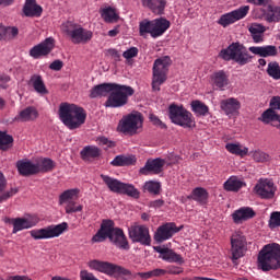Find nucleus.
Returning a JSON list of instances; mask_svg holds the SVG:
<instances>
[{"instance_id":"obj_37","label":"nucleus","mask_w":280,"mask_h":280,"mask_svg":"<svg viewBox=\"0 0 280 280\" xmlns=\"http://www.w3.org/2000/svg\"><path fill=\"white\" fill-rule=\"evenodd\" d=\"M18 119L20 121H35V119H38V109L34 106H28L20 112Z\"/></svg>"},{"instance_id":"obj_51","label":"nucleus","mask_w":280,"mask_h":280,"mask_svg":"<svg viewBox=\"0 0 280 280\" xmlns=\"http://www.w3.org/2000/svg\"><path fill=\"white\" fill-rule=\"evenodd\" d=\"M149 119L153 124V126H156L158 128H161L162 130H167V125L162 122V120L159 116H156L154 114H150Z\"/></svg>"},{"instance_id":"obj_58","label":"nucleus","mask_w":280,"mask_h":280,"mask_svg":"<svg viewBox=\"0 0 280 280\" xmlns=\"http://www.w3.org/2000/svg\"><path fill=\"white\" fill-rule=\"evenodd\" d=\"M269 106L277 110H280V96H273L270 100Z\"/></svg>"},{"instance_id":"obj_19","label":"nucleus","mask_w":280,"mask_h":280,"mask_svg":"<svg viewBox=\"0 0 280 280\" xmlns=\"http://www.w3.org/2000/svg\"><path fill=\"white\" fill-rule=\"evenodd\" d=\"M163 167H165V160L161 158L149 159L147 160L144 166L139 170V174L141 176L161 174V172H163Z\"/></svg>"},{"instance_id":"obj_26","label":"nucleus","mask_w":280,"mask_h":280,"mask_svg":"<svg viewBox=\"0 0 280 280\" xmlns=\"http://www.w3.org/2000/svg\"><path fill=\"white\" fill-rule=\"evenodd\" d=\"M249 51L255 54L256 56H260L261 58H275L279 56V50L277 46L268 45V46H252L249 47Z\"/></svg>"},{"instance_id":"obj_40","label":"nucleus","mask_w":280,"mask_h":280,"mask_svg":"<svg viewBox=\"0 0 280 280\" xmlns=\"http://www.w3.org/2000/svg\"><path fill=\"white\" fill-rule=\"evenodd\" d=\"M225 150H228L230 154H235V156H241V159H244V156L248 155V148L240 143H226Z\"/></svg>"},{"instance_id":"obj_34","label":"nucleus","mask_w":280,"mask_h":280,"mask_svg":"<svg viewBox=\"0 0 280 280\" xmlns=\"http://www.w3.org/2000/svg\"><path fill=\"white\" fill-rule=\"evenodd\" d=\"M37 174H47L54 172L56 168V162L49 158H39L36 162Z\"/></svg>"},{"instance_id":"obj_64","label":"nucleus","mask_w":280,"mask_h":280,"mask_svg":"<svg viewBox=\"0 0 280 280\" xmlns=\"http://www.w3.org/2000/svg\"><path fill=\"white\" fill-rule=\"evenodd\" d=\"M10 75H0V82H3L4 84L10 82Z\"/></svg>"},{"instance_id":"obj_55","label":"nucleus","mask_w":280,"mask_h":280,"mask_svg":"<svg viewBox=\"0 0 280 280\" xmlns=\"http://www.w3.org/2000/svg\"><path fill=\"white\" fill-rule=\"evenodd\" d=\"M147 272L149 275V279H154V277H164V275H167V270L165 269H153Z\"/></svg>"},{"instance_id":"obj_1","label":"nucleus","mask_w":280,"mask_h":280,"mask_svg":"<svg viewBox=\"0 0 280 280\" xmlns=\"http://www.w3.org/2000/svg\"><path fill=\"white\" fill-rule=\"evenodd\" d=\"M107 95L108 97L104 104L105 108H121V106L128 104V98L135 95V89L130 85L117 83H101L90 90L89 97L95 100L97 97H106Z\"/></svg>"},{"instance_id":"obj_18","label":"nucleus","mask_w":280,"mask_h":280,"mask_svg":"<svg viewBox=\"0 0 280 280\" xmlns=\"http://www.w3.org/2000/svg\"><path fill=\"white\" fill-rule=\"evenodd\" d=\"M248 10H250V7L245 5V7H241L237 10L225 13L221 15L218 23L219 25H222V27H229V25H233V23H237V21H241V19H244V16L248 14Z\"/></svg>"},{"instance_id":"obj_2","label":"nucleus","mask_w":280,"mask_h":280,"mask_svg":"<svg viewBox=\"0 0 280 280\" xmlns=\"http://www.w3.org/2000/svg\"><path fill=\"white\" fill-rule=\"evenodd\" d=\"M109 240L114 246L120 248V250H128L130 248V243L124 230L120 228H115V221L103 220L100 230L92 237V244H98Z\"/></svg>"},{"instance_id":"obj_29","label":"nucleus","mask_w":280,"mask_h":280,"mask_svg":"<svg viewBox=\"0 0 280 280\" xmlns=\"http://www.w3.org/2000/svg\"><path fill=\"white\" fill-rule=\"evenodd\" d=\"M187 198L188 200H195L199 205H207L209 202V191H207V188L196 187Z\"/></svg>"},{"instance_id":"obj_35","label":"nucleus","mask_w":280,"mask_h":280,"mask_svg":"<svg viewBox=\"0 0 280 280\" xmlns=\"http://www.w3.org/2000/svg\"><path fill=\"white\" fill-rule=\"evenodd\" d=\"M137 163V158L135 155H117L112 162L113 167H127L129 165H135Z\"/></svg>"},{"instance_id":"obj_4","label":"nucleus","mask_w":280,"mask_h":280,"mask_svg":"<svg viewBox=\"0 0 280 280\" xmlns=\"http://www.w3.org/2000/svg\"><path fill=\"white\" fill-rule=\"evenodd\" d=\"M257 266L262 272L280 270V245L278 243L265 245L258 253Z\"/></svg>"},{"instance_id":"obj_45","label":"nucleus","mask_w":280,"mask_h":280,"mask_svg":"<svg viewBox=\"0 0 280 280\" xmlns=\"http://www.w3.org/2000/svg\"><path fill=\"white\" fill-rule=\"evenodd\" d=\"M143 190L152 194L153 196H159V194H161V183L154 180L145 182Z\"/></svg>"},{"instance_id":"obj_24","label":"nucleus","mask_w":280,"mask_h":280,"mask_svg":"<svg viewBox=\"0 0 280 280\" xmlns=\"http://www.w3.org/2000/svg\"><path fill=\"white\" fill-rule=\"evenodd\" d=\"M16 168L20 176H36L38 174V166L30 159L19 160L16 162Z\"/></svg>"},{"instance_id":"obj_48","label":"nucleus","mask_w":280,"mask_h":280,"mask_svg":"<svg viewBox=\"0 0 280 280\" xmlns=\"http://www.w3.org/2000/svg\"><path fill=\"white\" fill-rule=\"evenodd\" d=\"M252 156L256 163H268L270 161V155L261 150L254 151Z\"/></svg>"},{"instance_id":"obj_9","label":"nucleus","mask_w":280,"mask_h":280,"mask_svg":"<svg viewBox=\"0 0 280 280\" xmlns=\"http://www.w3.org/2000/svg\"><path fill=\"white\" fill-rule=\"evenodd\" d=\"M101 178L113 194H122L124 196H129V198H135L136 200L141 198V192L132 184H126L104 174H101Z\"/></svg>"},{"instance_id":"obj_52","label":"nucleus","mask_w":280,"mask_h":280,"mask_svg":"<svg viewBox=\"0 0 280 280\" xmlns=\"http://www.w3.org/2000/svg\"><path fill=\"white\" fill-rule=\"evenodd\" d=\"M137 56H139V48L137 47H131L122 52V57L126 60H131V58H137Z\"/></svg>"},{"instance_id":"obj_41","label":"nucleus","mask_w":280,"mask_h":280,"mask_svg":"<svg viewBox=\"0 0 280 280\" xmlns=\"http://www.w3.org/2000/svg\"><path fill=\"white\" fill-rule=\"evenodd\" d=\"M14 145V138L8 131H0V150L8 152Z\"/></svg>"},{"instance_id":"obj_3","label":"nucleus","mask_w":280,"mask_h":280,"mask_svg":"<svg viewBox=\"0 0 280 280\" xmlns=\"http://www.w3.org/2000/svg\"><path fill=\"white\" fill-rule=\"evenodd\" d=\"M59 119L69 130H78L86 124V109L73 103L63 102L59 105Z\"/></svg>"},{"instance_id":"obj_61","label":"nucleus","mask_w":280,"mask_h":280,"mask_svg":"<svg viewBox=\"0 0 280 280\" xmlns=\"http://www.w3.org/2000/svg\"><path fill=\"white\" fill-rule=\"evenodd\" d=\"M107 54L109 56H112V58H114V60H119V58H121V56L119 55V51H117V49H108Z\"/></svg>"},{"instance_id":"obj_62","label":"nucleus","mask_w":280,"mask_h":280,"mask_svg":"<svg viewBox=\"0 0 280 280\" xmlns=\"http://www.w3.org/2000/svg\"><path fill=\"white\" fill-rule=\"evenodd\" d=\"M248 3H254V5H266L268 3V0H247Z\"/></svg>"},{"instance_id":"obj_44","label":"nucleus","mask_w":280,"mask_h":280,"mask_svg":"<svg viewBox=\"0 0 280 280\" xmlns=\"http://www.w3.org/2000/svg\"><path fill=\"white\" fill-rule=\"evenodd\" d=\"M101 16L106 21V23H116V21L119 20V15H117L115 10L110 7L103 9Z\"/></svg>"},{"instance_id":"obj_16","label":"nucleus","mask_w":280,"mask_h":280,"mask_svg":"<svg viewBox=\"0 0 280 280\" xmlns=\"http://www.w3.org/2000/svg\"><path fill=\"white\" fill-rule=\"evenodd\" d=\"M129 237L133 243L142 246H150L152 244V236H150V228L147 225H133L129 229Z\"/></svg>"},{"instance_id":"obj_53","label":"nucleus","mask_w":280,"mask_h":280,"mask_svg":"<svg viewBox=\"0 0 280 280\" xmlns=\"http://www.w3.org/2000/svg\"><path fill=\"white\" fill-rule=\"evenodd\" d=\"M91 40V36H70V43L74 45L86 44Z\"/></svg>"},{"instance_id":"obj_7","label":"nucleus","mask_w":280,"mask_h":280,"mask_svg":"<svg viewBox=\"0 0 280 280\" xmlns=\"http://www.w3.org/2000/svg\"><path fill=\"white\" fill-rule=\"evenodd\" d=\"M168 119H171L172 124H175V126H180V128H196L194 114L187 110L185 106L177 105L176 103H172L168 106Z\"/></svg>"},{"instance_id":"obj_56","label":"nucleus","mask_w":280,"mask_h":280,"mask_svg":"<svg viewBox=\"0 0 280 280\" xmlns=\"http://www.w3.org/2000/svg\"><path fill=\"white\" fill-rule=\"evenodd\" d=\"M63 67H65V62H62V60L60 59H56L49 65V69L51 71H61Z\"/></svg>"},{"instance_id":"obj_15","label":"nucleus","mask_w":280,"mask_h":280,"mask_svg":"<svg viewBox=\"0 0 280 280\" xmlns=\"http://www.w3.org/2000/svg\"><path fill=\"white\" fill-rule=\"evenodd\" d=\"M277 192V187L275 182L269 178H260L254 187V194L261 198L262 200H272L275 194Z\"/></svg>"},{"instance_id":"obj_33","label":"nucleus","mask_w":280,"mask_h":280,"mask_svg":"<svg viewBox=\"0 0 280 280\" xmlns=\"http://www.w3.org/2000/svg\"><path fill=\"white\" fill-rule=\"evenodd\" d=\"M30 84H32L34 91L39 95L49 94V90H47V85H45V81H43V77L40 74H33L30 79Z\"/></svg>"},{"instance_id":"obj_22","label":"nucleus","mask_w":280,"mask_h":280,"mask_svg":"<svg viewBox=\"0 0 280 280\" xmlns=\"http://www.w3.org/2000/svg\"><path fill=\"white\" fill-rule=\"evenodd\" d=\"M220 108L225 115H228V117H233L240 115L242 103H240L235 97H230L220 102Z\"/></svg>"},{"instance_id":"obj_23","label":"nucleus","mask_w":280,"mask_h":280,"mask_svg":"<svg viewBox=\"0 0 280 280\" xmlns=\"http://www.w3.org/2000/svg\"><path fill=\"white\" fill-rule=\"evenodd\" d=\"M154 250L161 255L160 257L164 261H168L170 264H185V259H183L180 254H177L167 247L155 246Z\"/></svg>"},{"instance_id":"obj_28","label":"nucleus","mask_w":280,"mask_h":280,"mask_svg":"<svg viewBox=\"0 0 280 280\" xmlns=\"http://www.w3.org/2000/svg\"><path fill=\"white\" fill-rule=\"evenodd\" d=\"M8 187V179H5V175L0 172V202H5V200H10L12 196H16L19 194L18 188H11L10 190H5Z\"/></svg>"},{"instance_id":"obj_8","label":"nucleus","mask_w":280,"mask_h":280,"mask_svg":"<svg viewBox=\"0 0 280 280\" xmlns=\"http://www.w3.org/2000/svg\"><path fill=\"white\" fill-rule=\"evenodd\" d=\"M170 67H172V59L170 56L161 57L154 61L151 82L153 92L161 91L162 84L167 82V73H170Z\"/></svg>"},{"instance_id":"obj_39","label":"nucleus","mask_w":280,"mask_h":280,"mask_svg":"<svg viewBox=\"0 0 280 280\" xmlns=\"http://www.w3.org/2000/svg\"><path fill=\"white\" fill-rule=\"evenodd\" d=\"M78 198H80L79 188H72V189L65 190L59 196V205H66L73 200H78Z\"/></svg>"},{"instance_id":"obj_30","label":"nucleus","mask_w":280,"mask_h":280,"mask_svg":"<svg viewBox=\"0 0 280 280\" xmlns=\"http://www.w3.org/2000/svg\"><path fill=\"white\" fill-rule=\"evenodd\" d=\"M212 86L224 91V86H229V75L224 70L217 71L210 77Z\"/></svg>"},{"instance_id":"obj_11","label":"nucleus","mask_w":280,"mask_h":280,"mask_svg":"<svg viewBox=\"0 0 280 280\" xmlns=\"http://www.w3.org/2000/svg\"><path fill=\"white\" fill-rule=\"evenodd\" d=\"M172 23L165 18H159L152 21L143 20L139 24L141 36L143 34H151V36H163L164 32L170 30Z\"/></svg>"},{"instance_id":"obj_57","label":"nucleus","mask_w":280,"mask_h":280,"mask_svg":"<svg viewBox=\"0 0 280 280\" xmlns=\"http://www.w3.org/2000/svg\"><path fill=\"white\" fill-rule=\"evenodd\" d=\"M97 141L101 143V145H107V148H115V142L108 140L106 137H100Z\"/></svg>"},{"instance_id":"obj_38","label":"nucleus","mask_w":280,"mask_h":280,"mask_svg":"<svg viewBox=\"0 0 280 280\" xmlns=\"http://www.w3.org/2000/svg\"><path fill=\"white\" fill-rule=\"evenodd\" d=\"M190 108L196 117H207V115H209V106L201 101H191Z\"/></svg>"},{"instance_id":"obj_17","label":"nucleus","mask_w":280,"mask_h":280,"mask_svg":"<svg viewBox=\"0 0 280 280\" xmlns=\"http://www.w3.org/2000/svg\"><path fill=\"white\" fill-rule=\"evenodd\" d=\"M54 47H56V40L52 37H48L30 50V57L35 60H38V58H45V56H49V54L54 51Z\"/></svg>"},{"instance_id":"obj_59","label":"nucleus","mask_w":280,"mask_h":280,"mask_svg":"<svg viewBox=\"0 0 280 280\" xmlns=\"http://www.w3.org/2000/svg\"><path fill=\"white\" fill-rule=\"evenodd\" d=\"M163 205H165V201L163 199H156L153 200L149 203V207H151V209H161V207H163Z\"/></svg>"},{"instance_id":"obj_5","label":"nucleus","mask_w":280,"mask_h":280,"mask_svg":"<svg viewBox=\"0 0 280 280\" xmlns=\"http://www.w3.org/2000/svg\"><path fill=\"white\" fill-rule=\"evenodd\" d=\"M88 268L107 275L108 277H121L124 280L137 279V276L130 269L108 261L93 259L88 262Z\"/></svg>"},{"instance_id":"obj_47","label":"nucleus","mask_w":280,"mask_h":280,"mask_svg":"<svg viewBox=\"0 0 280 280\" xmlns=\"http://www.w3.org/2000/svg\"><path fill=\"white\" fill-rule=\"evenodd\" d=\"M83 209L84 207L82 205H78V202H75V199H74L66 203L65 211L66 213L71 214V213H80Z\"/></svg>"},{"instance_id":"obj_54","label":"nucleus","mask_w":280,"mask_h":280,"mask_svg":"<svg viewBox=\"0 0 280 280\" xmlns=\"http://www.w3.org/2000/svg\"><path fill=\"white\" fill-rule=\"evenodd\" d=\"M250 34H264L266 32V26L261 24H252L249 26Z\"/></svg>"},{"instance_id":"obj_20","label":"nucleus","mask_w":280,"mask_h":280,"mask_svg":"<svg viewBox=\"0 0 280 280\" xmlns=\"http://www.w3.org/2000/svg\"><path fill=\"white\" fill-rule=\"evenodd\" d=\"M8 222L13 225L12 233H19V231H25V229L36 226L40 220L36 215H28L27 218L8 219Z\"/></svg>"},{"instance_id":"obj_31","label":"nucleus","mask_w":280,"mask_h":280,"mask_svg":"<svg viewBox=\"0 0 280 280\" xmlns=\"http://www.w3.org/2000/svg\"><path fill=\"white\" fill-rule=\"evenodd\" d=\"M242 187H246V183L235 175L230 176L223 184L224 191H233L234 194H237Z\"/></svg>"},{"instance_id":"obj_50","label":"nucleus","mask_w":280,"mask_h":280,"mask_svg":"<svg viewBox=\"0 0 280 280\" xmlns=\"http://www.w3.org/2000/svg\"><path fill=\"white\" fill-rule=\"evenodd\" d=\"M268 226H269V229H279V226H280V212L279 211L271 212Z\"/></svg>"},{"instance_id":"obj_43","label":"nucleus","mask_w":280,"mask_h":280,"mask_svg":"<svg viewBox=\"0 0 280 280\" xmlns=\"http://www.w3.org/2000/svg\"><path fill=\"white\" fill-rule=\"evenodd\" d=\"M268 23H279L280 21V7L268 5V12L265 14Z\"/></svg>"},{"instance_id":"obj_12","label":"nucleus","mask_w":280,"mask_h":280,"mask_svg":"<svg viewBox=\"0 0 280 280\" xmlns=\"http://www.w3.org/2000/svg\"><path fill=\"white\" fill-rule=\"evenodd\" d=\"M230 253L232 261H237V259H242L246 252L248 250V241L246 240V235L242 230L235 231L230 237Z\"/></svg>"},{"instance_id":"obj_42","label":"nucleus","mask_w":280,"mask_h":280,"mask_svg":"<svg viewBox=\"0 0 280 280\" xmlns=\"http://www.w3.org/2000/svg\"><path fill=\"white\" fill-rule=\"evenodd\" d=\"M276 109L270 106L267 110H265L261 114V117H259V121H262V124H270V121H279L280 115L275 112Z\"/></svg>"},{"instance_id":"obj_63","label":"nucleus","mask_w":280,"mask_h":280,"mask_svg":"<svg viewBox=\"0 0 280 280\" xmlns=\"http://www.w3.org/2000/svg\"><path fill=\"white\" fill-rule=\"evenodd\" d=\"M135 276H136V279H137V277H140L142 280L150 279L149 275H148V271L147 272H137V273H135Z\"/></svg>"},{"instance_id":"obj_49","label":"nucleus","mask_w":280,"mask_h":280,"mask_svg":"<svg viewBox=\"0 0 280 280\" xmlns=\"http://www.w3.org/2000/svg\"><path fill=\"white\" fill-rule=\"evenodd\" d=\"M19 28L16 26H4L0 23V36H18Z\"/></svg>"},{"instance_id":"obj_36","label":"nucleus","mask_w":280,"mask_h":280,"mask_svg":"<svg viewBox=\"0 0 280 280\" xmlns=\"http://www.w3.org/2000/svg\"><path fill=\"white\" fill-rule=\"evenodd\" d=\"M142 3L147 5V8H150L155 14H163L167 5V1L165 0H142Z\"/></svg>"},{"instance_id":"obj_25","label":"nucleus","mask_w":280,"mask_h":280,"mask_svg":"<svg viewBox=\"0 0 280 280\" xmlns=\"http://www.w3.org/2000/svg\"><path fill=\"white\" fill-rule=\"evenodd\" d=\"M257 213L250 207H242L232 213L234 224H242L248 220H253Z\"/></svg>"},{"instance_id":"obj_46","label":"nucleus","mask_w":280,"mask_h":280,"mask_svg":"<svg viewBox=\"0 0 280 280\" xmlns=\"http://www.w3.org/2000/svg\"><path fill=\"white\" fill-rule=\"evenodd\" d=\"M267 73L273 80H280V66L277 61H271L268 63Z\"/></svg>"},{"instance_id":"obj_14","label":"nucleus","mask_w":280,"mask_h":280,"mask_svg":"<svg viewBox=\"0 0 280 280\" xmlns=\"http://www.w3.org/2000/svg\"><path fill=\"white\" fill-rule=\"evenodd\" d=\"M183 225L177 228L174 222H167L160 225L154 232L153 240L158 244H163L167 240H172L176 233H180Z\"/></svg>"},{"instance_id":"obj_60","label":"nucleus","mask_w":280,"mask_h":280,"mask_svg":"<svg viewBox=\"0 0 280 280\" xmlns=\"http://www.w3.org/2000/svg\"><path fill=\"white\" fill-rule=\"evenodd\" d=\"M180 272H183V270L179 267H168V269L166 270V275H180Z\"/></svg>"},{"instance_id":"obj_13","label":"nucleus","mask_w":280,"mask_h":280,"mask_svg":"<svg viewBox=\"0 0 280 280\" xmlns=\"http://www.w3.org/2000/svg\"><path fill=\"white\" fill-rule=\"evenodd\" d=\"M69 229L68 222H62L57 225H49L39 230H32L31 237L33 240H52L54 237H60L65 231Z\"/></svg>"},{"instance_id":"obj_10","label":"nucleus","mask_w":280,"mask_h":280,"mask_svg":"<svg viewBox=\"0 0 280 280\" xmlns=\"http://www.w3.org/2000/svg\"><path fill=\"white\" fill-rule=\"evenodd\" d=\"M219 56L222 60H234L242 66L248 65L252 58L246 47L240 43H233L226 49H222Z\"/></svg>"},{"instance_id":"obj_27","label":"nucleus","mask_w":280,"mask_h":280,"mask_svg":"<svg viewBox=\"0 0 280 280\" xmlns=\"http://www.w3.org/2000/svg\"><path fill=\"white\" fill-rule=\"evenodd\" d=\"M23 14L30 19L38 18L43 14V7L36 0H26L22 9Z\"/></svg>"},{"instance_id":"obj_32","label":"nucleus","mask_w":280,"mask_h":280,"mask_svg":"<svg viewBox=\"0 0 280 280\" xmlns=\"http://www.w3.org/2000/svg\"><path fill=\"white\" fill-rule=\"evenodd\" d=\"M80 156L82 161L100 159L102 156V149L95 145H86L81 150Z\"/></svg>"},{"instance_id":"obj_21","label":"nucleus","mask_w":280,"mask_h":280,"mask_svg":"<svg viewBox=\"0 0 280 280\" xmlns=\"http://www.w3.org/2000/svg\"><path fill=\"white\" fill-rule=\"evenodd\" d=\"M61 32L67 36H93L91 31L82 27V25L73 23V22H66L61 25Z\"/></svg>"},{"instance_id":"obj_6","label":"nucleus","mask_w":280,"mask_h":280,"mask_svg":"<svg viewBox=\"0 0 280 280\" xmlns=\"http://www.w3.org/2000/svg\"><path fill=\"white\" fill-rule=\"evenodd\" d=\"M143 121H145L143 114L135 110L122 116L118 122L117 130L118 132L127 135L128 137H135V135H140V132H143Z\"/></svg>"}]
</instances>
